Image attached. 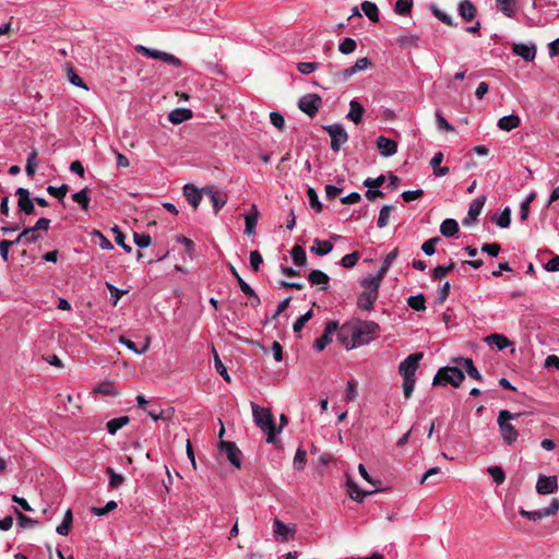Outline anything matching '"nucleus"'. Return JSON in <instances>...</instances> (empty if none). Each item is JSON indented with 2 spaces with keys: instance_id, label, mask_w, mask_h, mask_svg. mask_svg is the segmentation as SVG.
Here are the masks:
<instances>
[{
  "instance_id": "nucleus-31",
  "label": "nucleus",
  "mask_w": 559,
  "mask_h": 559,
  "mask_svg": "<svg viewBox=\"0 0 559 559\" xmlns=\"http://www.w3.org/2000/svg\"><path fill=\"white\" fill-rule=\"evenodd\" d=\"M499 10L507 16L513 17L516 12V0H496Z\"/></svg>"
},
{
  "instance_id": "nucleus-23",
  "label": "nucleus",
  "mask_w": 559,
  "mask_h": 559,
  "mask_svg": "<svg viewBox=\"0 0 559 559\" xmlns=\"http://www.w3.org/2000/svg\"><path fill=\"white\" fill-rule=\"evenodd\" d=\"M521 123V119L518 115L503 116L498 120V128L502 131H512L516 129Z\"/></svg>"
},
{
  "instance_id": "nucleus-30",
  "label": "nucleus",
  "mask_w": 559,
  "mask_h": 559,
  "mask_svg": "<svg viewBox=\"0 0 559 559\" xmlns=\"http://www.w3.org/2000/svg\"><path fill=\"white\" fill-rule=\"evenodd\" d=\"M457 364L465 369V371L467 372V374L475 379V380H478L480 381L481 380V374L480 372L477 370V368L474 366V362L471 358H459L457 360Z\"/></svg>"
},
{
  "instance_id": "nucleus-22",
  "label": "nucleus",
  "mask_w": 559,
  "mask_h": 559,
  "mask_svg": "<svg viewBox=\"0 0 559 559\" xmlns=\"http://www.w3.org/2000/svg\"><path fill=\"white\" fill-rule=\"evenodd\" d=\"M399 255V249H393L392 251H390L384 260H383V263L378 272L377 275H370L369 277H376V278H379V283L382 282L384 275L386 274V272L389 271L390 266L392 265V263L396 260Z\"/></svg>"
},
{
  "instance_id": "nucleus-64",
  "label": "nucleus",
  "mask_w": 559,
  "mask_h": 559,
  "mask_svg": "<svg viewBox=\"0 0 559 559\" xmlns=\"http://www.w3.org/2000/svg\"><path fill=\"white\" fill-rule=\"evenodd\" d=\"M134 242L139 248H147L151 245V236L147 234H138L133 235Z\"/></svg>"
},
{
  "instance_id": "nucleus-13",
  "label": "nucleus",
  "mask_w": 559,
  "mask_h": 559,
  "mask_svg": "<svg viewBox=\"0 0 559 559\" xmlns=\"http://www.w3.org/2000/svg\"><path fill=\"white\" fill-rule=\"evenodd\" d=\"M558 489V479L556 476L539 475L536 483V491L539 495L554 493Z\"/></svg>"
},
{
  "instance_id": "nucleus-40",
  "label": "nucleus",
  "mask_w": 559,
  "mask_h": 559,
  "mask_svg": "<svg viewBox=\"0 0 559 559\" xmlns=\"http://www.w3.org/2000/svg\"><path fill=\"white\" fill-rule=\"evenodd\" d=\"M290 254H292V259L296 265L302 266L306 264L307 255H306L305 249L301 246L297 245V246L293 247Z\"/></svg>"
},
{
  "instance_id": "nucleus-27",
  "label": "nucleus",
  "mask_w": 559,
  "mask_h": 559,
  "mask_svg": "<svg viewBox=\"0 0 559 559\" xmlns=\"http://www.w3.org/2000/svg\"><path fill=\"white\" fill-rule=\"evenodd\" d=\"M191 117H192V111L190 109L176 108L169 114L168 119L174 124H178V123L189 120Z\"/></svg>"
},
{
  "instance_id": "nucleus-1",
  "label": "nucleus",
  "mask_w": 559,
  "mask_h": 559,
  "mask_svg": "<svg viewBox=\"0 0 559 559\" xmlns=\"http://www.w3.org/2000/svg\"><path fill=\"white\" fill-rule=\"evenodd\" d=\"M379 332L380 326L373 321L354 320L338 326L337 341L346 349H353L369 344Z\"/></svg>"
},
{
  "instance_id": "nucleus-37",
  "label": "nucleus",
  "mask_w": 559,
  "mask_h": 559,
  "mask_svg": "<svg viewBox=\"0 0 559 559\" xmlns=\"http://www.w3.org/2000/svg\"><path fill=\"white\" fill-rule=\"evenodd\" d=\"M119 342L122 345H124L128 349L132 350L133 353H135L138 355H142V354L146 353L150 347L148 338L146 340L145 344L141 348H138L136 345L132 341H130L129 338H127L124 336H120Z\"/></svg>"
},
{
  "instance_id": "nucleus-46",
  "label": "nucleus",
  "mask_w": 559,
  "mask_h": 559,
  "mask_svg": "<svg viewBox=\"0 0 559 559\" xmlns=\"http://www.w3.org/2000/svg\"><path fill=\"white\" fill-rule=\"evenodd\" d=\"M413 0H397L394 5V12L400 15H406L413 8Z\"/></svg>"
},
{
  "instance_id": "nucleus-16",
  "label": "nucleus",
  "mask_w": 559,
  "mask_h": 559,
  "mask_svg": "<svg viewBox=\"0 0 559 559\" xmlns=\"http://www.w3.org/2000/svg\"><path fill=\"white\" fill-rule=\"evenodd\" d=\"M15 194L17 195L19 209L27 215L35 212L33 200L29 197V191L25 188H17Z\"/></svg>"
},
{
  "instance_id": "nucleus-42",
  "label": "nucleus",
  "mask_w": 559,
  "mask_h": 559,
  "mask_svg": "<svg viewBox=\"0 0 559 559\" xmlns=\"http://www.w3.org/2000/svg\"><path fill=\"white\" fill-rule=\"evenodd\" d=\"M397 41L403 47L416 48L418 47L419 37L415 34L407 33L400 36Z\"/></svg>"
},
{
  "instance_id": "nucleus-10",
  "label": "nucleus",
  "mask_w": 559,
  "mask_h": 559,
  "mask_svg": "<svg viewBox=\"0 0 559 559\" xmlns=\"http://www.w3.org/2000/svg\"><path fill=\"white\" fill-rule=\"evenodd\" d=\"M273 532L274 537L277 542H286L289 538H293L296 533L295 524H285L280 521L277 518L274 519L273 522Z\"/></svg>"
},
{
  "instance_id": "nucleus-47",
  "label": "nucleus",
  "mask_w": 559,
  "mask_h": 559,
  "mask_svg": "<svg viewBox=\"0 0 559 559\" xmlns=\"http://www.w3.org/2000/svg\"><path fill=\"white\" fill-rule=\"evenodd\" d=\"M106 473L109 475V486L111 488H118L124 481V477L121 474L115 472L112 467H107Z\"/></svg>"
},
{
  "instance_id": "nucleus-57",
  "label": "nucleus",
  "mask_w": 559,
  "mask_h": 559,
  "mask_svg": "<svg viewBox=\"0 0 559 559\" xmlns=\"http://www.w3.org/2000/svg\"><path fill=\"white\" fill-rule=\"evenodd\" d=\"M431 11L433 13V15L440 20L441 22H443L444 24L449 25V26H454L455 23L452 19L451 15H449L448 13L441 11L440 9H438L437 7H432L431 8Z\"/></svg>"
},
{
  "instance_id": "nucleus-14",
  "label": "nucleus",
  "mask_w": 559,
  "mask_h": 559,
  "mask_svg": "<svg viewBox=\"0 0 559 559\" xmlns=\"http://www.w3.org/2000/svg\"><path fill=\"white\" fill-rule=\"evenodd\" d=\"M485 197L481 195L471 202L467 216L463 219L464 226H468L477 219L485 205Z\"/></svg>"
},
{
  "instance_id": "nucleus-15",
  "label": "nucleus",
  "mask_w": 559,
  "mask_h": 559,
  "mask_svg": "<svg viewBox=\"0 0 559 559\" xmlns=\"http://www.w3.org/2000/svg\"><path fill=\"white\" fill-rule=\"evenodd\" d=\"M537 48L535 44H513L512 45V52L516 56H520L525 61H533L536 57Z\"/></svg>"
},
{
  "instance_id": "nucleus-9",
  "label": "nucleus",
  "mask_w": 559,
  "mask_h": 559,
  "mask_svg": "<svg viewBox=\"0 0 559 559\" xmlns=\"http://www.w3.org/2000/svg\"><path fill=\"white\" fill-rule=\"evenodd\" d=\"M321 103L322 99L319 95L307 94L299 99L298 108L309 117H313L318 112Z\"/></svg>"
},
{
  "instance_id": "nucleus-28",
  "label": "nucleus",
  "mask_w": 559,
  "mask_h": 559,
  "mask_svg": "<svg viewBox=\"0 0 559 559\" xmlns=\"http://www.w3.org/2000/svg\"><path fill=\"white\" fill-rule=\"evenodd\" d=\"M346 486H347V491H348L349 497L356 501H362L366 496L373 492V491L361 490L358 487V485L356 483H354L352 479H347Z\"/></svg>"
},
{
  "instance_id": "nucleus-56",
  "label": "nucleus",
  "mask_w": 559,
  "mask_h": 559,
  "mask_svg": "<svg viewBox=\"0 0 559 559\" xmlns=\"http://www.w3.org/2000/svg\"><path fill=\"white\" fill-rule=\"evenodd\" d=\"M360 258V254L359 252L355 251V252H352L349 254H346L342 258L341 260V264L346 267V269H350L353 266L356 265V263L358 262Z\"/></svg>"
},
{
  "instance_id": "nucleus-63",
  "label": "nucleus",
  "mask_w": 559,
  "mask_h": 559,
  "mask_svg": "<svg viewBox=\"0 0 559 559\" xmlns=\"http://www.w3.org/2000/svg\"><path fill=\"white\" fill-rule=\"evenodd\" d=\"M271 123L278 130H283L285 127L284 116L278 111H272L270 114Z\"/></svg>"
},
{
  "instance_id": "nucleus-60",
  "label": "nucleus",
  "mask_w": 559,
  "mask_h": 559,
  "mask_svg": "<svg viewBox=\"0 0 559 559\" xmlns=\"http://www.w3.org/2000/svg\"><path fill=\"white\" fill-rule=\"evenodd\" d=\"M117 508V502L114 501V500H110L106 503L105 507H102V508H93L92 512L93 514L97 515V516H104L106 515L107 513H109L110 511L115 510Z\"/></svg>"
},
{
  "instance_id": "nucleus-32",
  "label": "nucleus",
  "mask_w": 559,
  "mask_h": 559,
  "mask_svg": "<svg viewBox=\"0 0 559 559\" xmlns=\"http://www.w3.org/2000/svg\"><path fill=\"white\" fill-rule=\"evenodd\" d=\"M333 250V243L329 240L314 239L311 251L318 255H326Z\"/></svg>"
},
{
  "instance_id": "nucleus-59",
  "label": "nucleus",
  "mask_w": 559,
  "mask_h": 559,
  "mask_svg": "<svg viewBox=\"0 0 559 559\" xmlns=\"http://www.w3.org/2000/svg\"><path fill=\"white\" fill-rule=\"evenodd\" d=\"M358 396V392H357V385L354 381H348L347 384H346V390H345V396L344 399L347 401V402H353L357 399Z\"/></svg>"
},
{
  "instance_id": "nucleus-19",
  "label": "nucleus",
  "mask_w": 559,
  "mask_h": 559,
  "mask_svg": "<svg viewBox=\"0 0 559 559\" xmlns=\"http://www.w3.org/2000/svg\"><path fill=\"white\" fill-rule=\"evenodd\" d=\"M202 193H203V191L202 190L200 191L193 185H186L183 187V195L186 197V199L188 200V202L192 205V207L194 210H197L198 206L200 205V202L202 200Z\"/></svg>"
},
{
  "instance_id": "nucleus-33",
  "label": "nucleus",
  "mask_w": 559,
  "mask_h": 559,
  "mask_svg": "<svg viewBox=\"0 0 559 559\" xmlns=\"http://www.w3.org/2000/svg\"><path fill=\"white\" fill-rule=\"evenodd\" d=\"M129 423H130V418L128 416H121V417L110 419L106 425L107 431L110 435H115L119 429H121Z\"/></svg>"
},
{
  "instance_id": "nucleus-41",
  "label": "nucleus",
  "mask_w": 559,
  "mask_h": 559,
  "mask_svg": "<svg viewBox=\"0 0 559 559\" xmlns=\"http://www.w3.org/2000/svg\"><path fill=\"white\" fill-rule=\"evenodd\" d=\"M212 354H213V358H214V366H215L217 373H219L226 382H230V377L227 372V369L224 366L223 361L221 360L215 347H212Z\"/></svg>"
},
{
  "instance_id": "nucleus-38",
  "label": "nucleus",
  "mask_w": 559,
  "mask_h": 559,
  "mask_svg": "<svg viewBox=\"0 0 559 559\" xmlns=\"http://www.w3.org/2000/svg\"><path fill=\"white\" fill-rule=\"evenodd\" d=\"M361 10L368 16V19L372 22L379 21V10L378 7L370 1H364L361 3Z\"/></svg>"
},
{
  "instance_id": "nucleus-11",
  "label": "nucleus",
  "mask_w": 559,
  "mask_h": 559,
  "mask_svg": "<svg viewBox=\"0 0 559 559\" xmlns=\"http://www.w3.org/2000/svg\"><path fill=\"white\" fill-rule=\"evenodd\" d=\"M335 332L338 333V323L336 321H329L325 324L324 333L322 336L316 340L313 348L318 352L323 350L329 344L332 343V336Z\"/></svg>"
},
{
  "instance_id": "nucleus-53",
  "label": "nucleus",
  "mask_w": 559,
  "mask_h": 559,
  "mask_svg": "<svg viewBox=\"0 0 559 559\" xmlns=\"http://www.w3.org/2000/svg\"><path fill=\"white\" fill-rule=\"evenodd\" d=\"M559 510V500L557 498L551 499L549 506L547 508L539 509L540 516L547 518L555 515Z\"/></svg>"
},
{
  "instance_id": "nucleus-26",
  "label": "nucleus",
  "mask_w": 559,
  "mask_h": 559,
  "mask_svg": "<svg viewBox=\"0 0 559 559\" xmlns=\"http://www.w3.org/2000/svg\"><path fill=\"white\" fill-rule=\"evenodd\" d=\"M489 346L496 347L498 350H503L511 345L509 338L502 334H491L485 338Z\"/></svg>"
},
{
  "instance_id": "nucleus-8",
  "label": "nucleus",
  "mask_w": 559,
  "mask_h": 559,
  "mask_svg": "<svg viewBox=\"0 0 559 559\" xmlns=\"http://www.w3.org/2000/svg\"><path fill=\"white\" fill-rule=\"evenodd\" d=\"M324 130L331 138V148L334 152L340 151L341 146L347 141L348 135L344 127L340 123L325 126Z\"/></svg>"
},
{
  "instance_id": "nucleus-49",
  "label": "nucleus",
  "mask_w": 559,
  "mask_h": 559,
  "mask_svg": "<svg viewBox=\"0 0 559 559\" xmlns=\"http://www.w3.org/2000/svg\"><path fill=\"white\" fill-rule=\"evenodd\" d=\"M238 284H239V287L241 289V292L248 296L249 298H253V299H257V305H260V298L259 296L255 294V292L251 288V286L246 283L241 276H238Z\"/></svg>"
},
{
  "instance_id": "nucleus-18",
  "label": "nucleus",
  "mask_w": 559,
  "mask_h": 559,
  "mask_svg": "<svg viewBox=\"0 0 559 559\" xmlns=\"http://www.w3.org/2000/svg\"><path fill=\"white\" fill-rule=\"evenodd\" d=\"M377 147L381 155L385 157L394 155L397 151L396 142L385 136L378 138Z\"/></svg>"
},
{
  "instance_id": "nucleus-45",
  "label": "nucleus",
  "mask_w": 559,
  "mask_h": 559,
  "mask_svg": "<svg viewBox=\"0 0 559 559\" xmlns=\"http://www.w3.org/2000/svg\"><path fill=\"white\" fill-rule=\"evenodd\" d=\"M425 304H426V300H425V297L423 294L409 296L407 299V305L416 311L425 310L426 309Z\"/></svg>"
},
{
  "instance_id": "nucleus-55",
  "label": "nucleus",
  "mask_w": 559,
  "mask_h": 559,
  "mask_svg": "<svg viewBox=\"0 0 559 559\" xmlns=\"http://www.w3.org/2000/svg\"><path fill=\"white\" fill-rule=\"evenodd\" d=\"M307 195L309 199L310 206L317 212L320 213L322 211V204L319 201L318 194L313 188H309L307 190Z\"/></svg>"
},
{
  "instance_id": "nucleus-44",
  "label": "nucleus",
  "mask_w": 559,
  "mask_h": 559,
  "mask_svg": "<svg viewBox=\"0 0 559 559\" xmlns=\"http://www.w3.org/2000/svg\"><path fill=\"white\" fill-rule=\"evenodd\" d=\"M394 207L392 205H383L380 210L379 217L377 221V226L379 228H384L389 224L390 215Z\"/></svg>"
},
{
  "instance_id": "nucleus-20",
  "label": "nucleus",
  "mask_w": 559,
  "mask_h": 559,
  "mask_svg": "<svg viewBox=\"0 0 559 559\" xmlns=\"http://www.w3.org/2000/svg\"><path fill=\"white\" fill-rule=\"evenodd\" d=\"M459 15L466 22L475 19L477 10L471 0H462L457 7Z\"/></svg>"
},
{
  "instance_id": "nucleus-12",
  "label": "nucleus",
  "mask_w": 559,
  "mask_h": 559,
  "mask_svg": "<svg viewBox=\"0 0 559 559\" xmlns=\"http://www.w3.org/2000/svg\"><path fill=\"white\" fill-rule=\"evenodd\" d=\"M221 450L226 454L228 461L237 468L241 466V451L231 441H221Z\"/></svg>"
},
{
  "instance_id": "nucleus-51",
  "label": "nucleus",
  "mask_w": 559,
  "mask_h": 559,
  "mask_svg": "<svg viewBox=\"0 0 559 559\" xmlns=\"http://www.w3.org/2000/svg\"><path fill=\"white\" fill-rule=\"evenodd\" d=\"M488 474L497 485H500L506 480V474L500 466H490L488 468Z\"/></svg>"
},
{
  "instance_id": "nucleus-6",
  "label": "nucleus",
  "mask_w": 559,
  "mask_h": 559,
  "mask_svg": "<svg viewBox=\"0 0 559 559\" xmlns=\"http://www.w3.org/2000/svg\"><path fill=\"white\" fill-rule=\"evenodd\" d=\"M135 50L138 52L143 53L144 56H146L148 58L163 60L164 62L171 64L176 68H179L182 64V62L179 58H177L175 55H171V53H168L165 51H160L157 49H151V48L144 47L142 45L136 46Z\"/></svg>"
},
{
  "instance_id": "nucleus-35",
  "label": "nucleus",
  "mask_w": 559,
  "mask_h": 559,
  "mask_svg": "<svg viewBox=\"0 0 559 559\" xmlns=\"http://www.w3.org/2000/svg\"><path fill=\"white\" fill-rule=\"evenodd\" d=\"M73 516L72 511L68 509L63 515V520L60 525L57 526L56 531L61 536H67L72 525Z\"/></svg>"
},
{
  "instance_id": "nucleus-3",
  "label": "nucleus",
  "mask_w": 559,
  "mask_h": 559,
  "mask_svg": "<svg viewBox=\"0 0 559 559\" xmlns=\"http://www.w3.org/2000/svg\"><path fill=\"white\" fill-rule=\"evenodd\" d=\"M360 285L364 290L357 298V306L361 310L369 311L378 299L381 283H379V278L368 276L361 280Z\"/></svg>"
},
{
  "instance_id": "nucleus-2",
  "label": "nucleus",
  "mask_w": 559,
  "mask_h": 559,
  "mask_svg": "<svg viewBox=\"0 0 559 559\" xmlns=\"http://www.w3.org/2000/svg\"><path fill=\"white\" fill-rule=\"evenodd\" d=\"M251 408L255 425L267 435L266 442H274L276 437V428L271 411L265 407H260L253 402H251Z\"/></svg>"
},
{
  "instance_id": "nucleus-43",
  "label": "nucleus",
  "mask_w": 559,
  "mask_h": 559,
  "mask_svg": "<svg viewBox=\"0 0 559 559\" xmlns=\"http://www.w3.org/2000/svg\"><path fill=\"white\" fill-rule=\"evenodd\" d=\"M94 393L103 394V395H111L115 396L118 394L115 385L110 381H104L99 383L95 389Z\"/></svg>"
},
{
  "instance_id": "nucleus-29",
  "label": "nucleus",
  "mask_w": 559,
  "mask_h": 559,
  "mask_svg": "<svg viewBox=\"0 0 559 559\" xmlns=\"http://www.w3.org/2000/svg\"><path fill=\"white\" fill-rule=\"evenodd\" d=\"M459 231V224L453 218H447L444 219L440 225V233L444 237H453Z\"/></svg>"
},
{
  "instance_id": "nucleus-39",
  "label": "nucleus",
  "mask_w": 559,
  "mask_h": 559,
  "mask_svg": "<svg viewBox=\"0 0 559 559\" xmlns=\"http://www.w3.org/2000/svg\"><path fill=\"white\" fill-rule=\"evenodd\" d=\"M72 199L81 206L82 210L86 211L88 209L90 195L87 188L73 193Z\"/></svg>"
},
{
  "instance_id": "nucleus-36",
  "label": "nucleus",
  "mask_w": 559,
  "mask_h": 559,
  "mask_svg": "<svg viewBox=\"0 0 559 559\" xmlns=\"http://www.w3.org/2000/svg\"><path fill=\"white\" fill-rule=\"evenodd\" d=\"M492 222H495L500 228H508L511 223L510 209L506 207L501 213L495 214Z\"/></svg>"
},
{
  "instance_id": "nucleus-61",
  "label": "nucleus",
  "mask_w": 559,
  "mask_h": 559,
  "mask_svg": "<svg viewBox=\"0 0 559 559\" xmlns=\"http://www.w3.org/2000/svg\"><path fill=\"white\" fill-rule=\"evenodd\" d=\"M68 186L67 185H61L60 187H52V186H49L47 188V191L50 195L57 198V199H63L68 192Z\"/></svg>"
},
{
  "instance_id": "nucleus-25",
  "label": "nucleus",
  "mask_w": 559,
  "mask_h": 559,
  "mask_svg": "<svg viewBox=\"0 0 559 559\" xmlns=\"http://www.w3.org/2000/svg\"><path fill=\"white\" fill-rule=\"evenodd\" d=\"M308 281L311 283V285H321L320 289L326 290L330 277L328 274L320 270H313L309 273Z\"/></svg>"
},
{
  "instance_id": "nucleus-50",
  "label": "nucleus",
  "mask_w": 559,
  "mask_h": 559,
  "mask_svg": "<svg viewBox=\"0 0 559 559\" xmlns=\"http://www.w3.org/2000/svg\"><path fill=\"white\" fill-rule=\"evenodd\" d=\"M356 47H357L356 41L353 38L346 37L338 45V50H340V52H342L344 55H349L355 51Z\"/></svg>"
},
{
  "instance_id": "nucleus-52",
  "label": "nucleus",
  "mask_w": 559,
  "mask_h": 559,
  "mask_svg": "<svg viewBox=\"0 0 559 559\" xmlns=\"http://www.w3.org/2000/svg\"><path fill=\"white\" fill-rule=\"evenodd\" d=\"M559 510V500L557 498L551 499L549 506L547 508L539 509L540 516L547 518L555 515Z\"/></svg>"
},
{
  "instance_id": "nucleus-62",
  "label": "nucleus",
  "mask_w": 559,
  "mask_h": 559,
  "mask_svg": "<svg viewBox=\"0 0 559 559\" xmlns=\"http://www.w3.org/2000/svg\"><path fill=\"white\" fill-rule=\"evenodd\" d=\"M439 238H430L429 240L425 241L421 246V250L427 255H432L436 252V245L439 242Z\"/></svg>"
},
{
  "instance_id": "nucleus-5",
  "label": "nucleus",
  "mask_w": 559,
  "mask_h": 559,
  "mask_svg": "<svg viewBox=\"0 0 559 559\" xmlns=\"http://www.w3.org/2000/svg\"><path fill=\"white\" fill-rule=\"evenodd\" d=\"M464 380L463 371L457 367H444L439 369L433 378V385H445L450 383L454 388L460 386Z\"/></svg>"
},
{
  "instance_id": "nucleus-4",
  "label": "nucleus",
  "mask_w": 559,
  "mask_h": 559,
  "mask_svg": "<svg viewBox=\"0 0 559 559\" xmlns=\"http://www.w3.org/2000/svg\"><path fill=\"white\" fill-rule=\"evenodd\" d=\"M520 416V413H511L508 409L499 412L497 423L502 440L508 445H512L519 438V431L510 421L519 418Z\"/></svg>"
},
{
  "instance_id": "nucleus-34",
  "label": "nucleus",
  "mask_w": 559,
  "mask_h": 559,
  "mask_svg": "<svg viewBox=\"0 0 559 559\" xmlns=\"http://www.w3.org/2000/svg\"><path fill=\"white\" fill-rule=\"evenodd\" d=\"M37 156H38L37 148L32 147V150L27 156L26 166H25V171L28 177H33L36 173Z\"/></svg>"
},
{
  "instance_id": "nucleus-21",
  "label": "nucleus",
  "mask_w": 559,
  "mask_h": 559,
  "mask_svg": "<svg viewBox=\"0 0 559 559\" xmlns=\"http://www.w3.org/2000/svg\"><path fill=\"white\" fill-rule=\"evenodd\" d=\"M259 217V210L255 204H252L250 213L245 216V233L247 235H253L255 233V226Z\"/></svg>"
},
{
  "instance_id": "nucleus-48",
  "label": "nucleus",
  "mask_w": 559,
  "mask_h": 559,
  "mask_svg": "<svg viewBox=\"0 0 559 559\" xmlns=\"http://www.w3.org/2000/svg\"><path fill=\"white\" fill-rule=\"evenodd\" d=\"M313 316V312L312 310H308L306 313H304L302 316H300L295 322H294V325H293V330L295 333H300L301 330L304 329L305 324L311 320Z\"/></svg>"
},
{
  "instance_id": "nucleus-24",
  "label": "nucleus",
  "mask_w": 559,
  "mask_h": 559,
  "mask_svg": "<svg viewBox=\"0 0 559 559\" xmlns=\"http://www.w3.org/2000/svg\"><path fill=\"white\" fill-rule=\"evenodd\" d=\"M364 112H365L364 106L356 99H352L349 102V111L346 117H347V119L352 120L354 123L358 124L362 120Z\"/></svg>"
},
{
  "instance_id": "nucleus-7",
  "label": "nucleus",
  "mask_w": 559,
  "mask_h": 559,
  "mask_svg": "<svg viewBox=\"0 0 559 559\" xmlns=\"http://www.w3.org/2000/svg\"><path fill=\"white\" fill-rule=\"evenodd\" d=\"M423 353H414L408 355L399 366V373L403 379H415V373L419 361L423 359Z\"/></svg>"
},
{
  "instance_id": "nucleus-58",
  "label": "nucleus",
  "mask_w": 559,
  "mask_h": 559,
  "mask_svg": "<svg viewBox=\"0 0 559 559\" xmlns=\"http://www.w3.org/2000/svg\"><path fill=\"white\" fill-rule=\"evenodd\" d=\"M306 456H307V453L304 449H301V448L297 449L295 457H294V467L297 471H300L304 468V466L306 464Z\"/></svg>"
},
{
  "instance_id": "nucleus-17",
  "label": "nucleus",
  "mask_w": 559,
  "mask_h": 559,
  "mask_svg": "<svg viewBox=\"0 0 559 559\" xmlns=\"http://www.w3.org/2000/svg\"><path fill=\"white\" fill-rule=\"evenodd\" d=\"M203 193L210 197L214 214H217L221 209L227 203V195L218 193L213 187L202 189Z\"/></svg>"
},
{
  "instance_id": "nucleus-54",
  "label": "nucleus",
  "mask_w": 559,
  "mask_h": 559,
  "mask_svg": "<svg viewBox=\"0 0 559 559\" xmlns=\"http://www.w3.org/2000/svg\"><path fill=\"white\" fill-rule=\"evenodd\" d=\"M106 287L110 292V297H111L112 306H117L119 299L127 293V290L119 289V288H117L115 285H112L109 282H106Z\"/></svg>"
}]
</instances>
